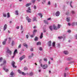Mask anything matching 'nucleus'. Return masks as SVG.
I'll list each match as a JSON object with an SVG mask.
<instances>
[{
	"label": "nucleus",
	"mask_w": 77,
	"mask_h": 77,
	"mask_svg": "<svg viewBox=\"0 0 77 77\" xmlns=\"http://www.w3.org/2000/svg\"><path fill=\"white\" fill-rule=\"evenodd\" d=\"M26 19L27 21H28V23H30L31 22V21L32 20V19H31L30 18H29L28 16H27L26 18Z\"/></svg>",
	"instance_id": "1"
},
{
	"label": "nucleus",
	"mask_w": 77,
	"mask_h": 77,
	"mask_svg": "<svg viewBox=\"0 0 77 77\" xmlns=\"http://www.w3.org/2000/svg\"><path fill=\"white\" fill-rule=\"evenodd\" d=\"M7 52L10 55L12 54V51L9 49H7Z\"/></svg>",
	"instance_id": "2"
},
{
	"label": "nucleus",
	"mask_w": 77,
	"mask_h": 77,
	"mask_svg": "<svg viewBox=\"0 0 77 77\" xmlns=\"http://www.w3.org/2000/svg\"><path fill=\"white\" fill-rule=\"evenodd\" d=\"M47 67H48V65L47 64H44L43 66V69H46V68H47Z\"/></svg>",
	"instance_id": "3"
},
{
	"label": "nucleus",
	"mask_w": 77,
	"mask_h": 77,
	"mask_svg": "<svg viewBox=\"0 0 77 77\" xmlns=\"http://www.w3.org/2000/svg\"><path fill=\"white\" fill-rule=\"evenodd\" d=\"M15 62L14 61H13L12 62V66H13V68H17V66H15Z\"/></svg>",
	"instance_id": "4"
},
{
	"label": "nucleus",
	"mask_w": 77,
	"mask_h": 77,
	"mask_svg": "<svg viewBox=\"0 0 77 77\" xmlns=\"http://www.w3.org/2000/svg\"><path fill=\"white\" fill-rule=\"evenodd\" d=\"M48 44L49 47L51 46V41L50 40L49 41L48 43Z\"/></svg>",
	"instance_id": "5"
},
{
	"label": "nucleus",
	"mask_w": 77,
	"mask_h": 77,
	"mask_svg": "<svg viewBox=\"0 0 77 77\" xmlns=\"http://www.w3.org/2000/svg\"><path fill=\"white\" fill-rule=\"evenodd\" d=\"M55 15L57 17H58V16H59L60 15V12L59 11H58L55 14Z\"/></svg>",
	"instance_id": "6"
},
{
	"label": "nucleus",
	"mask_w": 77,
	"mask_h": 77,
	"mask_svg": "<svg viewBox=\"0 0 77 77\" xmlns=\"http://www.w3.org/2000/svg\"><path fill=\"white\" fill-rule=\"evenodd\" d=\"M25 58V56L23 55L22 57H20V61H21L24 58Z\"/></svg>",
	"instance_id": "7"
},
{
	"label": "nucleus",
	"mask_w": 77,
	"mask_h": 77,
	"mask_svg": "<svg viewBox=\"0 0 77 77\" xmlns=\"http://www.w3.org/2000/svg\"><path fill=\"white\" fill-rule=\"evenodd\" d=\"M54 30H57V27L55 25H54L53 26Z\"/></svg>",
	"instance_id": "8"
},
{
	"label": "nucleus",
	"mask_w": 77,
	"mask_h": 77,
	"mask_svg": "<svg viewBox=\"0 0 77 77\" xmlns=\"http://www.w3.org/2000/svg\"><path fill=\"white\" fill-rule=\"evenodd\" d=\"M7 28V25L6 24H5L4 27V30H6V28Z\"/></svg>",
	"instance_id": "9"
},
{
	"label": "nucleus",
	"mask_w": 77,
	"mask_h": 77,
	"mask_svg": "<svg viewBox=\"0 0 77 77\" xmlns=\"http://www.w3.org/2000/svg\"><path fill=\"white\" fill-rule=\"evenodd\" d=\"M32 21H37V20H36V17H34L32 18Z\"/></svg>",
	"instance_id": "10"
},
{
	"label": "nucleus",
	"mask_w": 77,
	"mask_h": 77,
	"mask_svg": "<svg viewBox=\"0 0 77 77\" xmlns=\"http://www.w3.org/2000/svg\"><path fill=\"white\" fill-rule=\"evenodd\" d=\"M43 38V32H42L40 35V39H42Z\"/></svg>",
	"instance_id": "11"
},
{
	"label": "nucleus",
	"mask_w": 77,
	"mask_h": 77,
	"mask_svg": "<svg viewBox=\"0 0 77 77\" xmlns=\"http://www.w3.org/2000/svg\"><path fill=\"white\" fill-rule=\"evenodd\" d=\"M32 5V3H31L27 4L26 5V7H28V6H30V5Z\"/></svg>",
	"instance_id": "12"
},
{
	"label": "nucleus",
	"mask_w": 77,
	"mask_h": 77,
	"mask_svg": "<svg viewBox=\"0 0 77 77\" xmlns=\"http://www.w3.org/2000/svg\"><path fill=\"white\" fill-rule=\"evenodd\" d=\"M18 53V52L17 51V50L16 49L14 52V55H15V53Z\"/></svg>",
	"instance_id": "13"
},
{
	"label": "nucleus",
	"mask_w": 77,
	"mask_h": 77,
	"mask_svg": "<svg viewBox=\"0 0 77 77\" xmlns=\"http://www.w3.org/2000/svg\"><path fill=\"white\" fill-rule=\"evenodd\" d=\"M37 45H41V43L40 42H38L36 44Z\"/></svg>",
	"instance_id": "14"
},
{
	"label": "nucleus",
	"mask_w": 77,
	"mask_h": 77,
	"mask_svg": "<svg viewBox=\"0 0 77 77\" xmlns=\"http://www.w3.org/2000/svg\"><path fill=\"white\" fill-rule=\"evenodd\" d=\"M23 46H24V47H26V48H27V46H28V45L26 44V43H24L23 44Z\"/></svg>",
	"instance_id": "15"
},
{
	"label": "nucleus",
	"mask_w": 77,
	"mask_h": 77,
	"mask_svg": "<svg viewBox=\"0 0 77 77\" xmlns=\"http://www.w3.org/2000/svg\"><path fill=\"white\" fill-rule=\"evenodd\" d=\"M64 53L65 54H68V52L67 51H64Z\"/></svg>",
	"instance_id": "16"
},
{
	"label": "nucleus",
	"mask_w": 77,
	"mask_h": 77,
	"mask_svg": "<svg viewBox=\"0 0 77 77\" xmlns=\"http://www.w3.org/2000/svg\"><path fill=\"white\" fill-rule=\"evenodd\" d=\"M10 17V14L8 12L7 13V18H9Z\"/></svg>",
	"instance_id": "17"
},
{
	"label": "nucleus",
	"mask_w": 77,
	"mask_h": 77,
	"mask_svg": "<svg viewBox=\"0 0 77 77\" xmlns=\"http://www.w3.org/2000/svg\"><path fill=\"white\" fill-rule=\"evenodd\" d=\"M38 15H39V16H41V18H42V14L41 13H39L38 14Z\"/></svg>",
	"instance_id": "18"
},
{
	"label": "nucleus",
	"mask_w": 77,
	"mask_h": 77,
	"mask_svg": "<svg viewBox=\"0 0 77 77\" xmlns=\"http://www.w3.org/2000/svg\"><path fill=\"white\" fill-rule=\"evenodd\" d=\"M44 60L45 62H47V61H48V60H47V58H45L44 59Z\"/></svg>",
	"instance_id": "19"
},
{
	"label": "nucleus",
	"mask_w": 77,
	"mask_h": 77,
	"mask_svg": "<svg viewBox=\"0 0 77 77\" xmlns=\"http://www.w3.org/2000/svg\"><path fill=\"white\" fill-rule=\"evenodd\" d=\"M72 59L71 58H68L67 59V60H71Z\"/></svg>",
	"instance_id": "20"
},
{
	"label": "nucleus",
	"mask_w": 77,
	"mask_h": 77,
	"mask_svg": "<svg viewBox=\"0 0 77 77\" xmlns=\"http://www.w3.org/2000/svg\"><path fill=\"white\" fill-rule=\"evenodd\" d=\"M10 75H12V76H13V75H14V73L13 72H12L10 73Z\"/></svg>",
	"instance_id": "21"
},
{
	"label": "nucleus",
	"mask_w": 77,
	"mask_h": 77,
	"mask_svg": "<svg viewBox=\"0 0 77 77\" xmlns=\"http://www.w3.org/2000/svg\"><path fill=\"white\" fill-rule=\"evenodd\" d=\"M60 26H62L61 25H60L59 24H58L57 25V28L58 29H60Z\"/></svg>",
	"instance_id": "22"
},
{
	"label": "nucleus",
	"mask_w": 77,
	"mask_h": 77,
	"mask_svg": "<svg viewBox=\"0 0 77 77\" xmlns=\"http://www.w3.org/2000/svg\"><path fill=\"white\" fill-rule=\"evenodd\" d=\"M49 29L51 30V31L53 30V27H52V26H50L49 27Z\"/></svg>",
	"instance_id": "23"
},
{
	"label": "nucleus",
	"mask_w": 77,
	"mask_h": 77,
	"mask_svg": "<svg viewBox=\"0 0 77 77\" xmlns=\"http://www.w3.org/2000/svg\"><path fill=\"white\" fill-rule=\"evenodd\" d=\"M15 12H16V13H15L16 15H18L19 14L18 11L16 10V11Z\"/></svg>",
	"instance_id": "24"
},
{
	"label": "nucleus",
	"mask_w": 77,
	"mask_h": 77,
	"mask_svg": "<svg viewBox=\"0 0 77 77\" xmlns=\"http://www.w3.org/2000/svg\"><path fill=\"white\" fill-rule=\"evenodd\" d=\"M6 41H4L2 42L3 45H6Z\"/></svg>",
	"instance_id": "25"
},
{
	"label": "nucleus",
	"mask_w": 77,
	"mask_h": 77,
	"mask_svg": "<svg viewBox=\"0 0 77 77\" xmlns=\"http://www.w3.org/2000/svg\"><path fill=\"white\" fill-rule=\"evenodd\" d=\"M18 72H19V74H21L22 73V71H20L19 69L18 70Z\"/></svg>",
	"instance_id": "26"
},
{
	"label": "nucleus",
	"mask_w": 77,
	"mask_h": 77,
	"mask_svg": "<svg viewBox=\"0 0 77 77\" xmlns=\"http://www.w3.org/2000/svg\"><path fill=\"white\" fill-rule=\"evenodd\" d=\"M24 71H26L27 70H28V68H27L26 67H25L24 68Z\"/></svg>",
	"instance_id": "27"
},
{
	"label": "nucleus",
	"mask_w": 77,
	"mask_h": 77,
	"mask_svg": "<svg viewBox=\"0 0 77 77\" xmlns=\"http://www.w3.org/2000/svg\"><path fill=\"white\" fill-rule=\"evenodd\" d=\"M55 42H54L53 43H52V45H53V46L54 47H55Z\"/></svg>",
	"instance_id": "28"
},
{
	"label": "nucleus",
	"mask_w": 77,
	"mask_h": 77,
	"mask_svg": "<svg viewBox=\"0 0 77 77\" xmlns=\"http://www.w3.org/2000/svg\"><path fill=\"white\" fill-rule=\"evenodd\" d=\"M44 21L45 24H48V22L47 21L45 20H44Z\"/></svg>",
	"instance_id": "29"
},
{
	"label": "nucleus",
	"mask_w": 77,
	"mask_h": 77,
	"mask_svg": "<svg viewBox=\"0 0 77 77\" xmlns=\"http://www.w3.org/2000/svg\"><path fill=\"white\" fill-rule=\"evenodd\" d=\"M27 12H28V13H32V11H29V10H27L26 11Z\"/></svg>",
	"instance_id": "30"
},
{
	"label": "nucleus",
	"mask_w": 77,
	"mask_h": 77,
	"mask_svg": "<svg viewBox=\"0 0 77 77\" xmlns=\"http://www.w3.org/2000/svg\"><path fill=\"white\" fill-rule=\"evenodd\" d=\"M58 39H62L63 38V37L62 36H59L58 37Z\"/></svg>",
	"instance_id": "31"
},
{
	"label": "nucleus",
	"mask_w": 77,
	"mask_h": 77,
	"mask_svg": "<svg viewBox=\"0 0 77 77\" xmlns=\"http://www.w3.org/2000/svg\"><path fill=\"white\" fill-rule=\"evenodd\" d=\"M33 72H31L29 73V75H30L31 76H32V75H33Z\"/></svg>",
	"instance_id": "32"
},
{
	"label": "nucleus",
	"mask_w": 77,
	"mask_h": 77,
	"mask_svg": "<svg viewBox=\"0 0 77 77\" xmlns=\"http://www.w3.org/2000/svg\"><path fill=\"white\" fill-rule=\"evenodd\" d=\"M2 60H3V58L1 57L0 58V62H2Z\"/></svg>",
	"instance_id": "33"
},
{
	"label": "nucleus",
	"mask_w": 77,
	"mask_h": 77,
	"mask_svg": "<svg viewBox=\"0 0 77 77\" xmlns=\"http://www.w3.org/2000/svg\"><path fill=\"white\" fill-rule=\"evenodd\" d=\"M22 75H26V73L24 72H22V73H21Z\"/></svg>",
	"instance_id": "34"
},
{
	"label": "nucleus",
	"mask_w": 77,
	"mask_h": 77,
	"mask_svg": "<svg viewBox=\"0 0 77 77\" xmlns=\"http://www.w3.org/2000/svg\"><path fill=\"white\" fill-rule=\"evenodd\" d=\"M38 38L37 37H36L35 38V41H38Z\"/></svg>",
	"instance_id": "35"
},
{
	"label": "nucleus",
	"mask_w": 77,
	"mask_h": 77,
	"mask_svg": "<svg viewBox=\"0 0 77 77\" xmlns=\"http://www.w3.org/2000/svg\"><path fill=\"white\" fill-rule=\"evenodd\" d=\"M37 32V30L34 29L33 32V33H34L35 32Z\"/></svg>",
	"instance_id": "36"
},
{
	"label": "nucleus",
	"mask_w": 77,
	"mask_h": 77,
	"mask_svg": "<svg viewBox=\"0 0 77 77\" xmlns=\"http://www.w3.org/2000/svg\"><path fill=\"white\" fill-rule=\"evenodd\" d=\"M66 20H67V21L68 22H69V18H67Z\"/></svg>",
	"instance_id": "37"
},
{
	"label": "nucleus",
	"mask_w": 77,
	"mask_h": 77,
	"mask_svg": "<svg viewBox=\"0 0 77 77\" xmlns=\"http://www.w3.org/2000/svg\"><path fill=\"white\" fill-rule=\"evenodd\" d=\"M39 50L40 51H42V48L40 47L39 48Z\"/></svg>",
	"instance_id": "38"
},
{
	"label": "nucleus",
	"mask_w": 77,
	"mask_h": 77,
	"mask_svg": "<svg viewBox=\"0 0 77 77\" xmlns=\"http://www.w3.org/2000/svg\"><path fill=\"white\" fill-rule=\"evenodd\" d=\"M3 63L4 64H5V63H6V60H4L3 61Z\"/></svg>",
	"instance_id": "39"
},
{
	"label": "nucleus",
	"mask_w": 77,
	"mask_h": 77,
	"mask_svg": "<svg viewBox=\"0 0 77 77\" xmlns=\"http://www.w3.org/2000/svg\"><path fill=\"white\" fill-rule=\"evenodd\" d=\"M66 73H64V77H66Z\"/></svg>",
	"instance_id": "40"
},
{
	"label": "nucleus",
	"mask_w": 77,
	"mask_h": 77,
	"mask_svg": "<svg viewBox=\"0 0 77 77\" xmlns=\"http://www.w3.org/2000/svg\"><path fill=\"white\" fill-rule=\"evenodd\" d=\"M21 45L20 44L18 46V48H21Z\"/></svg>",
	"instance_id": "41"
},
{
	"label": "nucleus",
	"mask_w": 77,
	"mask_h": 77,
	"mask_svg": "<svg viewBox=\"0 0 77 77\" xmlns=\"http://www.w3.org/2000/svg\"><path fill=\"white\" fill-rule=\"evenodd\" d=\"M26 37L27 39H28V38H29V35H28L27 34V35H26Z\"/></svg>",
	"instance_id": "42"
},
{
	"label": "nucleus",
	"mask_w": 77,
	"mask_h": 77,
	"mask_svg": "<svg viewBox=\"0 0 77 77\" xmlns=\"http://www.w3.org/2000/svg\"><path fill=\"white\" fill-rule=\"evenodd\" d=\"M34 9H36V5H34Z\"/></svg>",
	"instance_id": "43"
},
{
	"label": "nucleus",
	"mask_w": 77,
	"mask_h": 77,
	"mask_svg": "<svg viewBox=\"0 0 77 77\" xmlns=\"http://www.w3.org/2000/svg\"><path fill=\"white\" fill-rule=\"evenodd\" d=\"M3 15L4 17H6V14H3Z\"/></svg>",
	"instance_id": "44"
},
{
	"label": "nucleus",
	"mask_w": 77,
	"mask_h": 77,
	"mask_svg": "<svg viewBox=\"0 0 77 77\" xmlns=\"http://www.w3.org/2000/svg\"><path fill=\"white\" fill-rule=\"evenodd\" d=\"M72 14H74L75 12L74 11H72Z\"/></svg>",
	"instance_id": "45"
},
{
	"label": "nucleus",
	"mask_w": 77,
	"mask_h": 77,
	"mask_svg": "<svg viewBox=\"0 0 77 77\" xmlns=\"http://www.w3.org/2000/svg\"><path fill=\"white\" fill-rule=\"evenodd\" d=\"M68 69V67H66V68L65 69V70L66 71H67Z\"/></svg>",
	"instance_id": "46"
},
{
	"label": "nucleus",
	"mask_w": 77,
	"mask_h": 77,
	"mask_svg": "<svg viewBox=\"0 0 77 77\" xmlns=\"http://www.w3.org/2000/svg\"><path fill=\"white\" fill-rule=\"evenodd\" d=\"M75 24V22H73L72 23V26H74V25Z\"/></svg>",
	"instance_id": "47"
},
{
	"label": "nucleus",
	"mask_w": 77,
	"mask_h": 77,
	"mask_svg": "<svg viewBox=\"0 0 77 77\" xmlns=\"http://www.w3.org/2000/svg\"><path fill=\"white\" fill-rule=\"evenodd\" d=\"M32 3H35V0H32Z\"/></svg>",
	"instance_id": "48"
},
{
	"label": "nucleus",
	"mask_w": 77,
	"mask_h": 77,
	"mask_svg": "<svg viewBox=\"0 0 77 77\" xmlns=\"http://www.w3.org/2000/svg\"><path fill=\"white\" fill-rule=\"evenodd\" d=\"M69 12H67V13H66V15H69Z\"/></svg>",
	"instance_id": "49"
},
{
	"label": "nucleus",
	"mask_w": 77,
	"mask_h": 77,
	"mask_svg": "<svg viewBox=\"0 0 77 77\" xmlns=\"http://www.w3.org/2000/svg\"><path fill=\"white\" fill-rule=\"evenodd\" d=\"M28 10H29V11H32V10L30 9V8L29 7L28 8Z\"/></svg>",
	"instance_id": "50"
},
{
	"label": "nucleus",
	"mask_w": 77,
	"mask_h": 77,
	"mask_svg": "<svg viewBox=\"0 0 77 77\" xmlns=\"http://www.w3.org/2000/svg\"><path fill=\"white\" fill-rule=\"evenodd\" d=\"M50 3H51L49 1L48 2V5H50Z\"/></svg>",
	"instance_id": "51"
},
{
	"label": "nucleus",
	"mask_w": 77,
	"mask_h": 77,
	"mask_svg": "<svg viewBox=\"0 0 77 77\" xmlns=\"http://www.w3.org/2000/svg\"><path fill=\"white\" fill-rule=\"evenodd\" d=\"M30 50L31 51H33V48H31V49H30Z\"/></svg>",
	"instance_id": "52"
},
{
	"label": "nucleus",
	"mask_w": 77,
	"mask_h": 77,
	"mask_svg": "<svg viewBox=\"0 0 77 77\" xmlns=\"http://www.w3.org/2000/svg\"><path fill=\"white\" fill-rule=\"evenodd\" d=\"M19 28H20V26H18L16 28L17 29H19Z\"/></svg>",
	"instance_id": "53"
},
{
	"label": "nucleus",
	"mask_w": 77,
	"mask_h": 77,
	"mask_svg": "<svg viewBox=\"0 0 77 77\" xmlns=\"http://www.w3.org/2000/svg\"><path fill=\"white\" fill-rule=\"evenodd\" d=\"M23 26L22 25L21 26V30H22L23 29Z\"/></svg>",
	"instance_id": "54"
},
{
	"label": "nucleus",
	"mask_w": 77,
	"mask_h": 77,
	"mask_svg": "<svg viewBox=\"0 0 77 77\" xmlns=\"http://www.w3.org/2000/svg\"><path fill=\"white\" fill-rule=\"evenodd\" d=\"M51 20V18H48L47 20Z\"/></svg>",
	"instance_id": "55"
},
{
	"label": "nucleus",
	"mask_w": 77,
	"mask_h": 77,
	"mask_svg": "<svg viewBox=\"0 0 77 77\" xmlns=\"http://www.w3.org/2000/svg\"><path fill=\"white\" fill-rule=\"evenodd\" d=\"M68 32H69V33H70L71 32V30H68L67 31Z\"/></svg>",
	"instance_id": "56"
},
{
	"label": "nucleus",
	"mask_w": 77,
	"mask_h": 77,
	"mask_svg": "<svg viewBox=\"0 0 77 77\" xmlns=\"http://www.w3.org/2000/svg\"><path fill=\"white\" fill-rule=\"evenodd\" d=\"M8 71H9V70H8V69H7L6 70V72H8Z\"/></svg>",
	"instance_id": "57"
},
{
	"label": "nucleus",
	"mask_w": 77,
	"mask_h": 77,
	"mask_svg": "<svg viewBox=\"0 0 77 77\" xmlns=\"http://www.w3.org/2000/svg\"><path fill=\"white\" fill-rule=\"evenodd\" d=\"M33 35H32L31 36V38H33Z\"/></svg>",
	"instance_id": "58"
},
{
	"label": "nucleus",
	"mask_w": 77,
	"mask_h": 77,
	"mask_svg": "<svg viewBox=\"0 0 77 77\" xmlns=\"http://www.w3.org/2000/svg\"><path fill=\"white\" fill-rule=\"evenodd\" d=\"M32 58V56H29V58L30 59V58Z\"/></svg>",
	"instance_id": "59"
},
{
	"label": "nucleus",
	"mask_w": 77,
	"mask_h": 77,
	"mask_svg": "<svg viewBox=\"0 0 77 77\" xmlns=\"http://www.w3.org/2000/svg\"><path fill=\"white\" fill-rule=\"evenodd\" d=\"M15 55H14L13 56H12V58H14V57H15Z\"/></svg>",
	"instance_id": "60"
},
{
	"label": "nucleus",
	"mask_w": 77,
	"mask_h": 77,
	"mask_svg": "<svg viewBox=\"0 0 77 77\" xmlns=\"http://www.w3.org/2000/svg\"><path fill=\"white\" fill-rule=\"evenodd\" d=\"M40 65H41V67H43V66L42 65V64H41Z\"/></svg>",
	"instance_id": "61"
},
{
	"label": "nucleus",
	"mask_w": 77,
	"mask_h": 77,
	"mask_svg": "<svg viewBox=\"0 0 77 77\" xmlns=\"http://www.w3.org/2000/svg\"><path fill=\"white\" fill-rule=\"evenodd\" d=\"M75 37V39H77V35H76Z\"/></svg>",
	"instance_id": "62"
},
{
	"label": "nucleus",
	"mask_w": 77,
	"mask_h": 77,
	"mask_svg": "<svg viewBox=\"0 0 77 77\" xmlns=\"http://www.w3.org/2000/svg\"><path fill=\"white\" fill-rule=\"evenodd\" d=\"M12 45H14V41H12Z\"/></svg>",
	"instance_id": "63"
},
{
	"label": "nucleus",
	"mask_w": 77,
	"mask_h": 77,
	"mask_svg": "<svg viewBox=\"0 0 77 77\" xmlns=\"http://www.w3.org/2000/svg\"><path fill=\"white\" fill-rule=\"evenodd\" d=\"M57 5H56V4H55V8H56L57 7Z\"/></svg>",
	"instance_id": "64"
}]
</instances>
